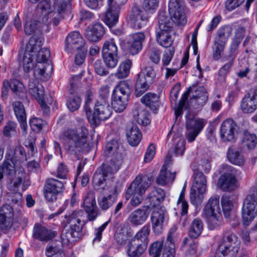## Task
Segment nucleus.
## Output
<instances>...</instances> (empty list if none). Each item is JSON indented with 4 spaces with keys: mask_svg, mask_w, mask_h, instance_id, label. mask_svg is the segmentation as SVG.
Here are the masks:
<instances>
[{
    "mask_svg": "<svg viewBox=\"0 0 257 257\" xmlns=\"http://www.w3.org/2000/svg\"><path fill=\"white\" fill-rule=\"evenodd\" d=\"M165 197V193L163 189L155 188L146 198L150 205L154 208L152 213L151 222L153 231L157 235L163 231L165 210L159 205Z\"/></svg>",
    "mask_w": 257,
    "mask_h": 257,
    "instance_id": "1",
    "label": "nucleus"
},
{
    "mask_svg": "<svg viewBox=\"0 0 257 257\" xmlns=\"http://www.w3.org/2000/svg\"><path fill=\"white\" fill-rule=\"evenodd\" d=\"M87 136L88 130L85 127L65 131L62 137L68 153L77 155L82 151H88Z\"/></svg>",
    "mask_w": 257,
    "mask_h": 257,
    "instance_id": "2",
    "label": "nucleus"
},
{
    "mask_svg": "<svg viewBox=\"0 0 257 257\" xmlns=\"http://www.w3.org/2000/svg\"><path fill=\"white\" fill-rule=\"evenodd\" d=\"M85 214L82 210L73 213L68 219L70 228H65L61 234L62 241L67 243L74 241L80 235L83 225L85 223Z\"/></svg>",
    "mask_w": 257,
    "mask_h": 257,
    "instance_id": "3",
    "label": "nucleus"
},
{
    "mask_svg": "<svg viewBox=\"0 0 257 257\" xmlns=\"http://www.w3.org/2000/svg\"><path fill=\"white\" fill-rule=\"evenodd\" d=\"M158 23L160 31L157 34V41L160 45L166 48L169 47L173 43L171 34L173 26L170 18L164 11L159 12Z\"/></svg>",
    "mask_w": 257,
    "mask_h": 257,
    "instance_id": "4",
    "label": "nucleus"
},
{
    "mask_svg": "<svg viewBox=\"0 0 257 257\" xmlns=\"http://www.w3.org/2000/svg\"><path fill=\"white\" fill-rule=\"evenodd\" d=\"M168 10L170 18L175 25L183 27L186 24L187 19L184 0H170Z\"/></svg>",
    "mask_w": 257,
    "mask_h": 257,
    "instance_id": "5",
    "label": "nucleus"
},
{
    "mask_svg": "<svg viewBox=\"0 0 257 257\" xmlns=\"http://www.w3.org/2000/svg\"><path fill=\"white\" fill-rule=\"evenodd\" d=\"M112 114V109L108 101L105 98H101L95 103L94 112L91 117H88L89 122L97 125L101 121L107 119Z\"/></svg>",
    "mask_w": 257,
    "mask_h": 257,
    "instance_id": "6",
    "label": "nucleus"
},
{
    "mask_svg": "<svg viewBox=\"0 0 257 257\" xmlns=\"http://www.w3.org/2000/svg\"><path fill=\"white\" fill-rule=\"evenodd\" d=\"M71 0H54L53 4L54 12H50L47 16L44 17L43 20L45 22L50 19L54 26L59 24L60 21L64 17V15L67 13L70 9V2Z\"/></svg>",
    "mask_w": 257,
    "mask_h": 257,
    "instance_id": "7",
    "label": "nucleus"
},
{
    "mask_svg": "<svg viewBox=\"0 0 257 257\" xmlns=\"http://www.w3.org/2000/svg\"><path fill=\"white\" fill-rule=\"evenodd\" d=\"M153 181V179L152 177L139 174L127 189L125 198L127 200L129 199L134 192L144 194L146 190L151 185Z\"/></svg>",
    "mask_w": 257,
    "mask_h": 257,
    "instance_id": "8",
    "label": "nucleus"
},
{
    "mask_svg": "<svg viewBox=\"0 0 257 257\" xmlns=\"http://www.w3.org/2000/svg\"><path fill=\"white\" fill-rule=\"evenodd\" d=\"M257 215V195H247L243 203L242 217L244 223L248 225Z\"/></svg>",
    "mask_w": 257,
    "mask_h": 257,
    "instance_id": "9",
    "label": "nucleus"
},
{
    "mask_svg": "<svg viewBox=\"0 0 257 257\" xmlns=\"http://www.w3.org/2000/svg\"><path fill=\"white\" fill-rule=\"evenodd\" d=\"M37 40V38L32 37L26 45L23 58V66L25 72H29L34 67L33 63V53L40 48L41 43Z\"/></svg>",
    "mask_w": 257,
    "mask_h": 257,
    "instance_id": "10",
    "label": "nucleus"
},
{
    "mask_svg": "<svg viewBox=\"0 0 257 257\" xmlns=\"http://www.w3.org/2000/svg\"><path fill=\"white\" fill-rule=\"evenodd\" d=\"M102 53L106 65L109 68H114L118 62V49L113 40L105 42Z\"/></svg>",
    "mask_w": 257,
    "mask_h": 257,
    "instance_id": "11",
    "label": "nucleus"
},
{
    "mask_svg": "<svg viewBox=\"0 0 257 257\" xmlns=\"http://www.w3.org/2000/svg\"><path fill=\"white\" fill-rule=\"evenodd\" d=\"M64 190L63 182L53 178L47 180L44 193L45 198L50 202H53L57 199L58 194L62 193Z\"/></svg>",
    "mask_w": 257,
    "mask_h": 257,
    "instance_id": "12",
    "label": "nucleus"
},
{
    "mask_svg": "<svg viewBox=\"0 0 257 257\" xmlns=\"http://www.w3.org/2000/svg\"><path fill=\"white\" fill-rule=\"evenodd\" d=\"M128 20L135 28L141 29L148 22L149 16L147 11L141 6L135 4L132 8Z\"/></svg>",
    "mask_w": 257,
    "mask_h": 257,
    "instance_id": "13",
    "label": "nucleus"
},
{
    "mask_svg": "<svg viewBox=\"0 0 257 257\" xmlns=\"http://www.w3.org/2000/svg\"><path fill=\"white\" fill-rule=\"evenodd\" d=\"M203 120L194 118L189 115L187 116L186 137L189 142L194 141L200 132L204 127Z\"/></svg>",
    "mask_w": 257,
    "mask_h": 257,
    "instance_id": "14",
    "label": "nucleus"
},
{
    "mask_svg": "<svg viewBox=\"0 0 257 257\" xmlns=\"http://www.w3.org/2000/svg\"><path fill=\"white\" fill-rule=\"evenodd\" d=\"M217 186L224 192H230L237 188V179L232 170L222 174L218 179Z\"/></svg>",
    "mask_w": 257,
    "mask_h": 257,
    "instance_id": "15",
    "label": "nucleus"
},
{
    "mask_svg": "<svg viewBox=\"0 0 257 257\" xmlns=\"http://www.w3.org/2000/svg\"><path fill=\"white\" fill-rule=\"evenodd\" d=\"M83 207L88 220H95L99 214V209L96 204L94 192L90 191L87 193L83 201Z\"/></svg>",
    "mask_w": 257,
    "mask_h": 257,
    "instance_id": "16",
    "label": "nucleus"
},
{
    "mask_svg": "<svg viewBox=\"0 0 257 257\" xmlns=\"http://www.w3.org/2000/svg\"><path fill=\"white\" fill-rule=\"evenodd\" d=\"M236 124L232 119L224 120L220 127V133L224 141L232 142L235 139L237 134Z\"/></svg>",
    "mask_w": 257,
    "mask_h": 257,
    "instance_id": "17",
    "label": "nucleus"
},
{
    "mask_svg": "<svg viewBox=\"0 0 257 257\" xmlns=\"http://www.w3.org/2000/svg\"><path fill=\"white\" fill-rule=\"evenodd\" d=\"M84 44V39L78 31L70 32L66 38V49L68 52L79 50Z\"/></svg>",
    "mask_w": 257,
    "mask_h": 257,
    "instance_id": "18",
    "label": "nucleus"
},
{
    "mask_svg": "<svg viewBox=\"0 0 257 257\" xmlns=\"http://www.w3.org/2000/svg\"><path fill=\"white\" fill-rule=\"evenodd\" d=\"M207 185L193 183L192 186L190 198L192 204L198 205L203 202L204 194L206 191Z\"/></svg>",
    "mask_w": 257,
    "mask_h": 257,
    "instance_id": "19",
    "label": "nucleus"
},
{
    "mask_svg": "<svg viewBox=\"0 0 257 257\" xmlns=\"http://www.w3.org/2000/svg\"><path fill=\"white\" fill-rule=\"evenodd\" d=\"M34 69V75L37 79L43 81L48 80L51 76L52 66L50 62L36 63Z\"/></svg>",
    "mask_w": 257,
    "mask_h": 257,
    "instance_id": "20",
    "label": "nucleus"
},
{
    "mask_svg": "<svg viewBox=\"0 0 257 257\" xmlns=\"http://www.w3.org/2000/svg\"><path fill=\"white\" fill-rule=\"evenodd\" d=\"M150 210L148 207L144 206L132 212L128 218L129 222L134 225L143 224L150 214Z\"/></svg>",
    "mask_w": 257,
    "mask_h": 257,
    "instance_id": "21",
    "label": "nucleus"
},
{
    "mask_svg": "<svg viewBox=\"0 0 257 257\" xmlns=\"http://www.w3.org/2000/svg\"><path fill=\"white\" fill-rule=\"evenodd\" d=\"M104 34V29L103 26L99 23H97L87 28L85 30V35L89 41L96 42L102 37Z\"/></svg>",
    "mask_w": 257,
    "mask_h": 257,
    "instance_id": "22",
    "label": "nucleus"
},
{
    "mask_svg": "<svg viewBox=\"0 0 257 257\" xmlns=\"http://www.w3.org/2000/svg\"><path fill=\"white\" fill-rule=\"evenodd\" d=\"M109 8L107 11L104 17L105 23L109 27L114 25L118 21L119 8L115 7L113 0H108Z\"/></svg>",
    "mask_w": 257,
    "mask_h": 257,
    "instance_id": "23",
    "label": "nucleus"
},
{
    "mask_svg": "<svg viewBox=\"0 0 257 257\" xmlns=\"http://www.w3.org/2000/svg\"><path fill=\"white\" fill-rule=\"evenodd\" d=\"M55 234L45 227L37 224L34 227L33 236L41 241H48L52 239Z\"/></svg>",
    "mask_w": 257,
    "mask_h": 257,
    "instance_id": "24",
    "label": "nucleus"
},
{
    "mask_svg": "<svg viewBox=\"0 0 257 257\" xmlns=\"http://www.w3.org/2000/svg\"><path fill=\"white\" fill-rule=\"evenodd\" d=\"M147 248V245L132 239L128 244L127 254L130 257H139Z\"/></svg>",
    "mask_w": 257,
    "mask_h": 257,
    "instance_id": "25",
    "label": "nucleus"
},
{
    "mask_svg": "<svg viewBox=\"0 0 257 257\" xmlns=\"http://www.w3.org/2000/svg\"><path fill=\"white\" fill-rule=\"evenodd\" d=\"M13 210L8 204L3 205L0 209V223L6 227H11L13 225Z\"/></svg>",
    "mask_w": 257,
    "mask_h": 257,
    "instance_id": "26",
    "label": "nucleus"
},
{
    "mask_svg": "<svg viewBox=\"0 0 257 257\" xmlns=\"http://www.w3.org/2000/svg\"><path fill=\"white\" fill-rule=\"evenodd\" d=\"M126 136L128 143L133 146L138 145L142 139V134L139 128L133 124L127 126Z\"/></svg>",
    "mask_w": 257,
    "mask_h": 257,
    "instance_id": "27",
    "label": "nucleus"
},
{
    "mask_svg": "<svg viewBox=\"0 0 257 257\" xmlns=\"http://www.w3.org/2000/svg\"><path fill=\"white\" fill-rule=\"evenodd\" d=\"M145 38V36L143 32L136 33L132 35L129 48L130 52L133 55L137 54L142 49V42Z\"/></svg>",
    "mask_w": 257,
    "mask_h": 257,
    "instance_id": "28",
    "label": "nucleus"
},
{
    "mask_svg": "<svg viewBox=\"0 0 257 257\" xmlns=\"http://www.w3.org/2000/svg\"><path fill=\"white\" fill-rule=\"evenodd\" d=\"M28 87L30 93L37 100H41L44 98V88L37 80L31 79Z\"/></svg>",
    "mask_w": 257,
    "mask_h": 257,
    "instance_id": "29",
    "label": "nucleus"
},
{
    "mask_svg": "<svg viewBox=\"0 0 257 257\" xmlns=\"http://www.w3.org/2000/svg\"><path fill=\"white\" fill-rule=\"evenodd\" d=\"M13 106L16 116L21 123V127L23 131L26 133L27 125L26 122V113L24 107L20 101L15 102Z\"/></svg>",
    "mask_w": 257,
    "mask_h": 257,
    "instance_id": "30",
    "label": "nucleus"
},
{
    "mask_svg": "<svg viewBox=\"0 0 257 257\" xmlns=\"http://www.w3.org/2000/svg\"><path fill=\"white\" fill-rule=\"evenodd\" d=\"M175 178V173H172L168 171L165 166L164 165L156 179V182L159 185L164 186L169 183H172Z\"/></svg>",
    "mask_w": 257,
    "mask_h": 257,
    "instance_id": "31",
    "label": "nucleus"
},
{
    "mask_svg": "<svg viewBox=\"0 0 257 257\" xmlns=\"http://www.w3.org/2000/svg\"><path fill=\"white\" fill-rule=\"evenodd\" d=\"M239 244L237 236L231 232L226 231L224 233L220 245L239 248Z\"/></svg>",
    "mask_w": 257,
    "mask_h": 257,
    "instance_id": "32",
    "label": "nucleus"
},
{
    "mask_svg": "<svg viewBox=\"0 0 257 257\" xmlns=\"http://www.w3.org/2000/svg\"><path fill=\"white\" fill-rule=\"evenodd\" d=\"M227 157L232 164L242 166L245 163V159L241 153L233 147H230L227 151Z\"/></svg>",
    "mask_w": 257,
    "mask_h": 257,
    "instance_id": "33",
    "label": "nucleus"
},
{
    "mask_svg": "<svg viewBox=\"0 0 257 257\" xmlns=\"http://www.w3.org/2000/svg\"><path fill=\"white\" fill-rule=\"evenodd\" d=\"M175 230L172 229L167 237L162 257H175V245L173 239Z\"/></svg>",
    "mask_w": 257,
    "mask_h": 257,
    "instance_id": "34",
    "label": "nucleus"
},
{
    "mask_svg": "<svg viewBox=\"0 0 257 257\" xmlns=\"http://www.w3.org/2000/svg\"><path fill=\"white\" fill-rule=\"evenodd\" d=\"M122 160L121 153L116 152L113 153L110 161V164L107 166L104 165V168H108L110 174H113L119 170L122 163Z\"/></svg>",
    "mask_w": 257,
    "mask_h": 257,
    "instance_id": "35",
    "label": "nucleus"
},
{
    "mask_svg": "<svg viewBox=\"0 0 257 257\" xmlns=\"http://www.w3.org/2000/svg\"><path fill=\"white\" fill-rule=\"evenodd\" d=\"M151 82L145 78L144 75L138 74L135 87V93L137 96H140L145 92L149 87Z\"/></svg>",
    "mask_w": 257,
    "mask_h": 257,
    "instance_id": "36",
    "label": "nucleus"
},
{
    "mask_svg": "<svg viewBox=\"0 0 257 257\" xmlns=\"http://www.w3.org/2000/svg\"><path fill=\"white\" fill-rule=\"evenodd\" d=\"M240 108L244 113H251L256 108V101L247 93L241 102Z\"/></svg>",
    "mask_w": 257,
    "mask_h": 257,
    "instance_id": "37",
    "label": "nucleus"
},
{
    "mask_svg": "<svg viewBox=\"0 0 257 257\" xmlns=\"http://www.w3.org/2000/svg\"><path fill=\"white\" fill-rule=\"evenodd\" d=\"M159 96L154 93H148L144 95L141 99L142 102L148 106L154 111L157 110L159 107Z\"/></svg>",
    "mask_w": 257,
    "mask_h": 257,
    "instance_id": "38",
    "label": "nucleus"
},
{
    "mask_svg": "<svg viewBox=\"0 0 257 257\" xmlns=\"http://www.w3.org/2000/svg\"><path fill=\"white\" fill-rule=\"evenodd\" d=\"M203 94H208L206 89L202 85L195 84L190 87L183 96L187 99L189 95L190 98H193L199 97Z\"/></svg>",
    "mask_w": 257,
    "mask_h": 257,
    "instance_id": "39",
    "label": "nucleus"
},
{
    "mask_svg": "<svg viewBox=\"0 0 257 257\" xmlns=\"http://www.w3.org/2000/svg\"><path fill=\"white\" fill-rule=\"evenodd\" d=\"M219 197L216 196L213 197L208 200L204 209V214L214 213L220 212Z\"/></svg>",
    "mask_w": 257,
    "mask_h": 257,
    "instance_id": "40",
    "label": "nucleus"
},
{
    "mask_svg": "<svg viewBox=\"0 0 257 257\" xmlns=\"http://www.w3.org/2000/svg\"><path fill=\"white\" fill-rule=\"evenodd\" d=\"M128 98L126 97H122L120 95L113 94L112 98V105L113 109L116 112H122L126 107Z\"/></svg>",
    "mask_w": 257,
    "mask_h": 257,
    "instance_id": "41",
    "label": "nucleus"
},
{
    "mask_svg": "<svg viewBox=\"0 0 257 257\" xmlns=\"http://www.w3.org/2000/svg\"><path fill=\"white\" fill-rule=\"evenodd\" d=\"M132 65V61L126 59L122 61L118 66L115 76L118 79L126 77L130 73V69Z\"/></svg>",
    "mask_w": 257,
    "mask_h": 257,
    "instance_id": "42",
    "label": "nucleus"
},
{
    "mask_svg": "<svg viewBox=\"0 0 257 257\" xmlns=\"http://www.w3.org/2000/svg\"><path fill=\"white\" fill-rule=\"evenodd\" d=\"M203 228L202 221L198 218L195 219L190 225L188 231L190 237L193 238L198 237L201 233Z\"/></svg>",
    "mask_w": 257,
    "mask_h": 257,
    "instance_id": "43",
    "label": "nucleus"
},
{
    "mask_svg": "<svg viewBox=\"0 0 257 257\" xmlns=\"http://www.w3.org/2000/svg\"><path fill=\"white\" fill-rule=\"evenodd\" d=\"M239 248L219 245L214 257H236Z\"/></svg>",
    "mask_w": 257,
    "mask_h": 257,
    "instance_id": "44",
    "label": "nucleus"
},
{
    "mask_svg": "<svg viewBox=\"0 0 257 257\" xmlns=\"http://www.w3.org/2000/svg\"><path fill=\"white\" fill-rule=\"evenodd\" d=\"M108 168H105L104 165H102L101 169L97 171L93 177V183L95 187L100 186L106 180V177L109 173Z\"/></svg>",
    "mask_w": 257,
    "mask_h": 257,
    "instance_id": "45",
    "label": "nucleus"
},
{
    "mask_svg": "<svg viewBox=\"0 0 257 257\" xmlns=\"http://www.w3.org/2000/svg\"><path fill=\"white\" fill-rule=\"evenodd\" d=\"M131 89L132 85L130 83L127 81H122L119 83L118 85L114 90L113 94L120 95L122 97H126L127 98H128Z\"/></svg>",
    "mask_w": 257,
    "mask_h": 257,
    "instance_id": "46",
    "label": "nucleus"
},
{
    "mask_svg": "<svg viewBox=\"0 0 257 257\" xmlns=\"http://www.w3.org/2000/svg\"><path fill=\"white\" fill-rule=\"evenodd\" d=\"M234 59V57L232 55L225 56L222 58V61L224 64L219 70L218 74L220 76L224 77L227 74L233 65Z\"/></svg>",
    "mask_w": 257,
    "mask_h": 257,
    "instance_id": "47",
    "label": "nucleus"
},
{
    "mask_svg": "<svg viewBox=\"0 0 257 257\" xmlns=\"http://www.w3.org/2000/svg\"><path fill=\"white\" fill-rule=\"evenodd\" d=\"M150 232L149 226L145 225L137 233L133 239L148 246Z\"/></svg>",
    "mask_w": 257,
    "mask_h": 257,
    "instance_id": "48",
    "label": "nucleus"
},
{
    "mask_svg": "<svg viewBox=\"0 0 257 257\" xmlns=\"http://www.w3.org/2000/svg\"><path fill=\"white\" fill-rule=\"evenodd\" d=\"M134 116L137 122L142 125H147L150 122L149 113L145 110H136L134 111Z\"/></svg>",
    "mask_w": 257,
    "mask_h": 257,
    "instance_id": "49",
    "label": "nucleus"
},
{
    "mask_svg": "<svg viewBox=\"0 0 257 257\" xmlns=\"http://www.w3.org/2000/svg\"><path fill=\"white\" fill-rule=\"evenodd\" d=\"M204 215L207 220L208 227L210 229H213L220 225L221 218L220 212L204 214Z\"/></svg>",
    "mask_w": 257,
    "mask_h": 257,
    "instance_id": "50",
    "label": "nucleus"
},
{
    "mask_svg": "<svg viewBox=\"0 0 257 257\" xmlns=\"http://www.w3.org/2000/svg\"><path fill=\"white\" fill-rule=\"evenodd\" d=\"M242 143L248 149H252L257 144V138L254 135L245 132L243 136Z\"/></svg>",
    "mask_w": 257,
    "mask_h": 257,
    "instance_id": "51",
    "label": "nucleus"
},
{
    "mask_svg": "<svg viewBox=\"0 0 257 257\" xmlns=\"http://www.w3.org/2000/svg\"><path fill=\"white\" fill-rule=\"evenodd\" d=\"M225 44L226 42L216 39L213 47V57L214 59L217 60L221 58Z\"/></svg>",
    "mask_w": 257,
    "mask_h": 257,
    "instance_id": "52",
    "label": "nucleus"
},
{
    "mask_svg": "<svg viewBox=\"0 0 257 257\" xmlns=\"http://www.w3.org/2000/svg\"><path fill=\"white\" fill-rule=\"evenodd\" d=\"M222 210L224 216L229 217L233 214V204L229 198L225 197L221 200Z\"/></svg>",
    "mask_w": 257,
    "mask_h": 257,
    "instance_id": "53",
    "label": "nucleus"
},
{
    "mask_svg": "<svg viewBox=\"0 0 257 257\" xmlns=\"http://www.w3.org/2000/svg\"><path fill=\"white\" fill-rule=\"evenodd\" d=\"M114 200V197L109 194L99 197L98 199V204L102 209L106 210L112 205Z\"/></svg>",
    "mask_w": 257,
    "mask_h": 257,
    "instance_id": "54",
    "label": "nucleus"
},
{
    "mask_svg": "<svg viewBox=\"0 0 257 257\" xmlns=\"http://www.w3.org/2000/svg\"><path fill=\"white\" fill-rule=\"evenodd\" d=\"M40 23L35 20L27 21L24 26V31L27 35H30L34 34L37 30Z\"/></svg>",
    "mask_w": 257,
    "mask_h": 257,
    "instance_id": "55",
    "label": "nucleus"
},
{
    "mask_svg": "<svg viewBox=\"0 0 257 257\" xmlns=\"http://www.w3.org/2000/svg\"><path fill=\"white\" fill-rule=\"evenodd\" d=\"M25 177V174L23 172H19L18 175L15 180L13 187L14 191H17L19 186L23 182V190H25L27 187L30 185L29 181H24Z\"/></svg>",
    "mask_w": 257,
    "mask_h": 257,
    "instance_id": "56",
    "label": "nucleus"
},
{
    "mask_svg": "<svg viewBox=\"0 0 257 257\" xmlns=\"http://www.w3.org/2000/svg\"><path fill=\"white\" fill-rule=\"evenodd\" d=\"M208 94H203L197 97L190 98V103L191 106L195 108L202 107L208 100Z\"/></svg>",
    "mask_w": 257,
    "mask_h": 257,
    "instance_id": "57",
    "label": "nucleus"
},
{
    "mask_svg": "<svg viewBox=\"0 0 257 257\" xmlns=\"http://www.w3.org/2000/svg\"><path fill=\"white\" fill-rule=\"evenodd\" d=\"M232 32V28L228 26H225L220 28L217 33L216 38L218 41H221L226 43L227 39L230 36Z\"/></svg>",
    "mask_w": 257,
    "mask_h": 257,
    "instance_id": "58",
    "label": "nucleus"
},
{
    "mask_svg": "<svg viewBox=\"0 0 257 257\" xmlns=\"http://www.w3.org/2000/svg\"><path fill=\"white\" fill-rule=\"evenodd\" d=\"M50 56V52L47 48L41 49L36 55V63L50 62L48 60Z\"/></svg>",
    "mask_w": 257,
    "mask_h": 257,
    "instance_id": "59",
    "label": "nucleus"
},
{
    "mask_svg": "<svg viewBox=\"0 0 257 257\" xmlns=\"http://www.w3.org/2000/svg\"><path fill=\"white\" fill-rule=\"evenodd\" d=\"M178 203L181 205V218H184L185 221L187 219V214L188 209V204L184 198V193L182 192L180 195Z\"/></svg>",
    "mask_w": 257,
    "mask_h": 257,
    "instance_id": "60",
    "label": "nucleus"
},
{
    "mask_svg": "<svg viewBox=\"0 0 257 257\" xmlns=\"http://www.w3.org/2000/svg\"><path fill=\"white\" fill-rule=\"evenodd\" d=\"M80 102L81 99L79 96H73L70 97L68 101L67 107L71 111H74L79 108Z\"/></svg>",
    "mask_w": 257,
    "mask_h": 257,
    "instance_id": "61",
    "label": "nucleus"
},
{
    "mask_svg": "<svg viewBox=\"0 0 257 257\" xmlns=\"http://www.w3.org/2000/svg\"><path fill=\"white\" fill-rule=\"evenodd\" d=\"M2 166L6 174L10 175L15 172V164L12 159H7Z\"/></svg>",
    "mask_w": 257,
    "mask_h": 257,
    "instance_id": "62",
    "label": "nucleus"
},
{
    "mask_svg": "<svg viewBox=\"0 0 257 257\" xmlns=\"http://www.w3.org/2000/svg\"><path fill=\"white\" fill-rule=\"evenodd\" d=\"M162 241H157L153 243L150 248V254L160 256L163 247Z\"/></svg>",
    "mask_w": 257,
    "mask_h": 257,
    "instance_id": "63",
    "label": "nucleus"
},
{
    "mask_svg": "<svg viewBox=\"0 0 257 257\" xmlns=\"http://www.w3.org/2000/svg\"><path fill=\"white\" fill-rule=\"evenodd\" d=\"M139 74H143L145 78L152 82L156 76V73L153 67L151 66H146Z\"/></svg>",
    "mask_w": 257,
    "mask_h": 257,
    "instance_id": "64",
    "label": "nucleus"
}]
</instances>
